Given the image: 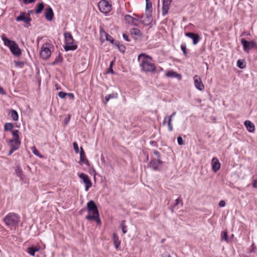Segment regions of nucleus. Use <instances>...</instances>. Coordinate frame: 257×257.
I'll list each match as a JSON object with an SVG mask.
<instances>
[{"label":"nucleus","instance_id":"1","mask_svg":"<svg viewBox=\"0 0 257 257\" xmlns=\"http://www.w3.org/2000/svg\"><path fill=\"white\" fill-rule=\"evenodd\" d=\"M87 209L88 214L86 216L85 218L88 220H94L97 224L100 225L101 220L99 217L97 207L93 200H91L87 203Z\"/></svg>","mask_w":257,"mask_h":257},{"label":"nucleus","instance_id":"2","mask_svg":"<svg viewBox=\"0 0 257 257\" xmlns=\"http://www.w3.org/2000/svg\"><path fill=\"white\" fill-rule=\"evenodd\" d=\"M1 38L4 45L9 48L11 53L14 56L19 57L21 55V50L18 45L15 41L6 38L5 35H2Z\"/></svg>","mask_w":257,"mask_h":257},{"label":"nucleus","instance_id":"3","mask_svg":"<svg viewBox=\"0 0 257 257\" xmlns=\"http://www.w3.org/2000/svg\"><path fill=\"white\" fill-rule=\"evenodd\" d=\"M54 49V46L49 43L44 44L40 52V56L43 60L48 59L51 55V52Z\"/></svg>","mask_w":257,"mask_h":257},{"label":"nucleus","instance_id":"4","mask_svg":"<svg viewBox=\"0 0 257 257\" xmlns=\"http://www.w3.org/2000/svg\"><path fill=\"white\" fill-rule=\"evenodd\" d=\"M20 216L15 213H10L4 218L6 224L9 227L17 225L20 221Z\"/></svg>","mask_w":257,"mask_h":257},{"label":"nucleus","instance_id":"5","mask_svg":"<svg viewBox=\"0 0 257 257\" xmlns=\"http://www.w3.org/2000/svg\"><path fill=\"white\" fill-rule=\"evenodd\" d=\"M66 45L64 48L66 51L75 50L77 48V45L74 42L71 33H64Z\"/></svg>","mask_w":257,"mask_h":257},{"label":"nucleus","instance_id":"6","mask_svg":"<svg viewBox=\"0 0 257 257\" xmlns=\"http://www.w3.org/2000/svg\"><path fill=\"white\" fill-rule=\"evenodd\" d=\"M135 16L139 19V22H138V27L139 28H133L134 32H141V30L140 29L141 27L140 25H144L145 26H149L152 21V18L151 15H147L145 17L142 16L141 17L138 15Z\"/></svg>","mask_w":257,"mask_h":257},{"label":"nucleus","instance_id":"7","mask_svg":"<svg viewBox=\"0 0 257 257\" xmlns=\"http://www.w3.org/2000/svg\"><path fill=\"white\" fill-rule=\"evenodd\" d=\"M140 66L142 69L145 72H155L156 70L155 64L151 62V60H148L147 57L143 59Z\"/></svg>","mask_w":257,"mask_h":257},{"label":"nucleus","instance_id":"8","mask_svg":"<svg viewBox=\"0 0 257 257\" xmlns=\"http://www.w3.org/2000/svg\"><path fill=\"white\" fill-rule=\"evenodd\" d=\"M99 11L103 13L107 14L112 10L111 3L107 0H101L98 4Z\"/></svg>","mask_w":257,"mask_h":257},{"label":"nucleus","instance_id":"9","mask_svg":"<svg viewBox=\"0 0 257 257\" xmlns=\"http://www.w3.org/2000/svg\"><path fill=\"white\" fill-rule=\"evenodd\" d=\"M241 43L243 46L245 52H248L252 48L256 47V44L253 41H248L244 39L241 40Z\"/></svg>","mask_w":257,"mask_h":257},{"label":"nucleus","instance_id":"10","mask_svg":"<svg viewBox=\"0 0 257 257\" xmlns=\"http://www.w3.org/2000/svg\"><path fill=\"white\" fill-rule=\"evenodd\" d=\"M79 177L83 180V183L85 184V191H88L89 188L92 186V183L89 177L87 175L84 173L80 174Z\"/></svg>","mask_w":257,"mask_h":257},{"label":"nucleus","instance_id":"11","mask_svg":"<svg viewBox=\"0 0 257 257\" xmlns=\"http://www.w3.org/2000/svg\"><path fill=\"white\" fill-rule=\"evenodd\" d=\"M163 162L161 160V159H153L151 160L149 163V167L152 168L154 170H159V166L162 165Z\"/></svg>","mask_w":257,"mask_h":257},{"label":"nucleus","instance_id":"12","mask_svg":"<svg viewBox=\"0 0 257 257\" xmlns=\"http://www.w3.org/2000/svg\"><path fill=\"white\" fill-rule=\"evenodd\" d=\"M135 15H134L135 17H131L130 15H126L124 17V20L126 23L133 26H136L138 27L139 19Z\"/></svg>","mask_w":257,"mask_h":257},{"label":"nucleus","instance_id":"13","mask_svg":"<svg viewBox=\"0 0 257 257\" xmlns=\"http://www.w3.org/2000/svg\"><path fill=\"white\" fill-rule=\"evenodd\" d=\"M193 79L194 81V85L196 88L199 90H203L204 88V86L203 84L201 78L199 76L196 75L194 76Z\"/></svg>","mask_w":257,"mask_h":257},{"label":"nucleus","instance_id":"14","mask_svg":"<svg viewBox=\"0 0 257 257\" xmlns=\"http://www.w3.org/2000/svg\"><path fill=\"white\" fill-rule=\"evenodd\" d=\"M172 0H163V6L162 8V15L165 16L168 14L170 9V5Z\"/></svg>","mask_w":257,"mask_h":257},{"label":"nucleus","instance_id":"15","mask_svg":"<svg viewBox=\"0 0 257 257\" xmlns=\"http://www.w3.org/2000/svg\"><path fill=\"white\" fill-rule=\"evenodd\" d=\"M211 166L214 172H216L220 169L221 165L217 158L213 157L212 158Z\"/></svg>","mask_w":257,"mask_h":257},{"label":"nucleus","instance_id":"16","mask_svg":"<svg viewBox=\"0 0 257 257\" xmlns=\"http://www.w3.org/2000/svg\"><path fill=\"white\" fill-rule=\"evenodd\" d=\"M100 40L102 42L104 40L109 41L113 45H114V42L116 41L108 33H100Z\"/></svg>","mask_w":257,"mask_h":257},{"label":"nucleus","instance_id":"17","mask_svg":"<svg viewBox=\"0 0 257 257\" xmlns=\"http://www.w3.org/2000/svg\"><path fill=\"white\" fill-rule=\"evenodd\" d=\"M16 20L17 21H23L26 24H28L31 21V19L29 16H26L25 13H21V15L16 18Z\"/></svg>","mask_w":257,"mask_h":257},{"label":"nucleus","instance_id":"18","mask_svg":"<svg viewBox=\"0 0 257 257\" xmlns=\"http://www.w3.org/2000/svg\"><path fill=\"white\" fill-rule=\"evenodd\" d=\"M186 36L193 40L194 45H196L199 41L200 38L197 33H185Z\"/></svg>","mask_w":257,"mask_h":257},{"label":"nucleus","instance_id":"19","mask_svg":"<svg viewBox=\"0 0 257 257\" xmlns=\"http://www.w3.org/2000/svg\"><path fill=\"white\" fill-rule=\"evenodd\" d=\"M54 16V13L51 7H49L46 9L45 14V17L48 21L52 20Z\"/></svg>","mask_w":257,"mask_h":257},{"label":"nucleus","instance_id":"20","mask_svg":"<svg viewBox=\"0 0 257 257\" xmlns=\"http://www.w3.org/2000/svg\"><path fill=\"white\" fill-rule=\"evenodd\" d=\"M9 143L11 148L17 150L21 145V141L20 140H10Z\"/></svg>","mask_w":257,"mask_h":257},{"label":"nucleus","instance_id":"21","mask_svg":"<svg viewBox=\"0 0 257 257\" xmlns=\"http://www.w3.org/2000/svg\"><path fill=\"white\" fill-rule=\"evenodd\" d=\"M244 124L249 132L252 133L254 131V125L250 120H245Z\"/></svg>","mask_w":257,"mask_h":257},{"label":"nucleus","instance_id":"22","mask_svg":"<svg viewBox=\"0 0 257 257\" xmlns=\"http://www.w3.org/2000/svg\"><path fill=\"white\" fill-rule=\"evenodd\" d=\"M80 161L84 164L89 165L88 161L86 158L84 151L82 147H80Z\"/></svg>","mask_w":257,"mask_h":257},{"label":"nucleus","instance_id":"23","mask_svg":"<svg viewBox=\"0 0 257 257\" xmlns=\"http://www.w3.org/2000/svg\"><path fill=\"white\" fill-rule=\"evenodd\" d=\"M113 240L115 248L117 249L120 245V241L119 239L118 235L115 233L113 234Z\"/></svg>","mask_w":257,"mask_h":257},{"label":"nucleus","instance_id":"24","mask_svg":"<svg viewBox=\"0 0 257 257\" xmlns=\"http://www.w3.org/2000/svg\"><path fill=\"white\" fill-rule=\"evenodd\" d=\"M63 61V57L61 54L59 53L58 55L56 57L55 60L52 63H50V65H55L61 63Z\"/></svg>","mask_w":257,"mask_h":257},{"label":"nucleus","instance_id":"25","mask_svg":"<svg viewBox=\"0 0 257 257\" xmlns=\"http://www.w3.org/2000/svg\"><path fill=\"white\" fill-rule=\"evenodd\" d=\"M166 75L168 77H178L180 79L181 78V76L180 74L173 71H168Z\"/></svg>","mask_w":257,"mask_h":257},{"label":"nucleus","instance_id":"26","mask_svg":"<svg viewBox=\"0 0 257 257\" xmlns=\"http://www.w3.org/2000/svg\"><path fill=\"white\" fill-rule=\"evenodd\" d=\"M113 45L116 46L120 52L123 53L125 52V47L122 44H120L119 42L118 41H116L114 42V44Z\"/></svg>","mask_w":257,"mask_h":257},{"label":"nucleus","instance_id":"27","mask_svg":"<svg viewBox=\"0 0 257 257\" xmlns=\"http://www.w3.org/2000/svg\"><path fill=\"white\" fill-rule=\"evenodd\" d=\"M15 172L17 176L20 178L21 180H24V174L22 170L19 167H17L15 169Z\"/></svg>","mask_w":257,"mask_h":257},{"label":"nucleus","instance_id":"28","mask_svg":"<svg viewBox=\"0 0 257 257\" xmlns=\"http://www.w3.org/2000/svg\"><path fill=\"white\" fill-rule=\"evenodd\" d=\"M9 114L14 121H17L18 119V114L17 112L14 109H11L9 112Z\"/></svg>","mask_w":257,"mask_h":257},{"label":"nucleus","instance_id":"29","mask_svg":"<svg viewBox=\"0 0 257 257\" xmlns=\"http://www.w3.org/2000/svg\"><path fill=\"white\" fill-rule=\"evenodd\" d=\"M28 249L29 253L32 256H34L35 252L39 250V248L37 247H29Z\"/></svg>","mask_w":257,"mask_h":257},{"label":"nucleus","instance_id":"30","mask_svg":"<svg viewBox=\"0 0 257 257\" xmlns=\"http://www.w3.org/2000/svg\"><path fill=\"white\" fill-rule=\"evenodd\" d=\"M36 7H37V8L35 10L36 13L40 14L42 12V11H43V10L44 9V4L43 3H41L39 4H38L36 6Z\"/></svg>","mask_w":257,"mask_h":257},{"label":"nucleus","instance_id":"31","mask_svg":"<svg viewBox=\"0 0 257 257\" xmlns=\"http://www.w3.org/2000/svg\"><path fill=\"white\" fill-rule=\"evenodd\" d=\"M13 138L11 140H20L19 131L18 130H14L12 132Z\"/></svg>","mask_w":257,"mask_h":257},{"label":"nucleus","instance_id":"32","mask_svg":"<svg viewBox=\"0 0 257 257\" xmlns=\"http://www.w3.org/2000/svg\"><path fill=\"white\" fill-rule=\"evenodd\" d=\"M14 127L13 123L8 122L4 125V130L5 131H11Z\"/></svg>","mask_w":257,"mask_h":257},{"label":"nucleus","instance_id":"33","mask_svg":"<svg viewBox=\"0 0 257 257\" xmlns=\"http://www.w3.org/2000/svg\"><path fill=\"white\" fill-rule=\"evenodd\" d=\"M117 94L116 93H112L108 94L105 97V103H107L110 99L115 98L117 97Z\"/></svg>","mask_w":257,"mask_h":257},{"label":"nucleus","instance_id":"34","mask_svg":"<svg viewBox=\"0 0 257 257\" xmlns=\"http://www.w3.org/2000/svg\"><path fill=\"white\" fill-rule=\"evenodd\" d=\"M31 150L35 155L39 156L41 158L42 157V156L40 155L39 151L36 149V148L35 146L31 147Z\"/></svg>","mask_w":257,"mask_h":257},{"label":"nucleus","instance_id":"35","mask_svg":"<svg viewBox=\"0 0 257 257\" xmlns=\"http://www.w3.org/2000/svg\"><path fill=\"white\" fill-rule=\"evenodd\" d=\"M237 65L240 68H244L245 66L244 64V60L239 59L237 62Z\"/></svg>","mask_w":257,"mask_h":257},{"label":"nucleus","instance_id":"36","mask_svg":"<svg viewBox=\"0 0 257 257\" xmlns=\"http://www.w3.org/2000/svg\"><path fill=\"white\" fill-rule=\"evenodd\" d=\"M114 62L112 61L109 64V68L108 69V70L106 71L107 74L111 73V74H114V72L112 69V66Z\"/></svg>","mask_w":257,"mask_h":257},{"label":"nucleus","instance_id":"37","mask_svg":"<svg viewBox=\"0 0 257 257\" xmlns=\"http://www.w3.org/2000/svg\"><path fill=\"white\" fill-rule=\"evenodd\" d=\"M14 63H15V66L16 67H19V68H23V66H24V64H25L24 62H23V61H15L14 62Z\"/></svg>","mask_w":257,"mask_h":257},{"label":"nucleus","instance_id":"38","mask_svg":"<svg viewBox=\"0 0 257 257\" xmlns=\"http://www.w3.org/2000/svg\"><path fill=\"white\" fill-rule=\"evenodd\" d=\"M221 240H225L226 241H228V235L227 232H223L221 233Z\"/></svg>","mask_w":257,"mask_h":257},{"label":"nucleus","instance_id":"39","mask_svg":"<svg viewBox=\"0 0 257 257\" xmlns=\"http://www.w3.org/2000/svg\"><path fill=\"white\" fill-rule=\"evenodd\" d=\"M181 49L182 50L184 55L185 56H187V51L186 44H182L181 45Z\"/></svg>","mask_w":257,"mask_h":257},{"label":"nucleus","instance_id":"40","mask_svg":"<svg viewBox=\"0 0 257 257\" xmlns=\"http://www.w3.org/2000/svg\"><path fill=\"white\" fill-rule=\"evenodd\" d=\"M124 223H125V221L124 220H122L121 222V224H120V226H121V229H122V232L124 234L126 233V232H127V230L125 229L126 228V226H124Z\"/></svg>","mask_w":257,"mask_h":257},{"label":"nucleus","instance_id":"41","mask_svg":"<svg viewBox=\"0 0 257 257\" xmlns=\"http://www.w3.org/2000/svg\"><path fill=\"white\" fill-rule=\"evenodd\" d=\"M73 148H74V150L75 152L76 153H79V148H78V146L76 142H74L73 143Z\"/></svg>","mask_w":257,"mask_h":257},{"label":"nucleus","instance_id":"42","mask_svg":"<svg viewBox=\"0 0 257 257\" xmlns=\"http://www.w3.org/2000/svg\"><path fill=\"white\" fill-rule=\"evenodd\" d=\"M59 96L61 98H64L66 95H67V93L64 92L63 91H60L58 93Z\"/></svg>","mask_w":257,"mask_h":257},{"label":"nucleus","instance_id":"43","mask_svg":"<svg viewBox=\"0 0 257 257\" xmlns=\"http://www.w3.org/2000/svg\"><path fill=\"white\" fill-rule=\"evenodd\" d=\"M178 143L179 145H182L184 144L183 139L181 137H178L177 138Z\"/></svg>","mask_w":257,"mask_h":257},{"label":"nucleus","instance_id":"44","mask_svg":"<svg viewBox=\"0 0 257 257\" xmlns=\"http://www.w3.org/2000/svg\"><path fill=\"white\" fill-rule=\"evenodd\" d=\"M146 9L152 7V3L149 0H146Z\"/></svg>","mask_w":257,"mask_h":257},{"label":"nucleus","instance_id":"45","mask_svg":"<svg viewBox=\"0 0 257 257\" xmlns=\"http://www.w3.org/2000/svg\"><path fill=\"white\" fill-rule=\"evenodd\" d=\"M154 154L155 155L157 158V159H160L161 156L160 153L157 150H155L154 151Z\"/></svg>","mask_w":257,"mask_h":257},{"label":"nucleus","instance_id":"46","mask_svg":"<svg viewBox=\"0 0 257 257\" xmlns=\"http://www.w3.org/2000/svg\"><path fill=\"white\" fill-rule=\"evenodd\" d=\"M219 206L220 207H223L225 206V202L224 200H221L219 202Z\"/></svg>","mask_w":257,"mask_h":257},{"label":"nucleus","instance_id":"47","mask_svg":"<svg viewBox=\"0 0 257 257\" xmlns=\"http://www.w3.org/2000/svg\"><path fill=\"white\" fill-rule=\"evenodd\" d=\"M180 203H181V205H183V202L182 200L180 198H178L176 200V203L175 205H178Z\"/></svg>","mask_w":257,"mask_h":257},{"label":"nucleus","instance_id":"48","mask_svg":"<svg viewBox=\"0 0 257 257\" xmlns=\"http://www.w3.org/2000/svg\"><path fill=\"white\" fill-rule=\"evenodd\" d=\"M35 1V0H23V2L25 4H29V3H32L34 2Z\"/></svg>","mask_w":257,"mask_h":257},{"label":"nucleus","instance_id":"49","mask_svg":"<svg viewBox=\"0 0 257 257\" xmlns=\"http://www.w3.org/2000/svg\"><path fill=\"white\" fill-rule=\"evenodd\" d=\"M168 130L170 132H172L173 131V126L171 123H168Z\"/></svg>","mask_w":257,"mask_h":257},{"label":"nucleus","instance_id":"50","mask_svg":"<svg viewBox=\"0 0 257 257\" xmlns=\"http://www.w3.org/2000/svg\"><path fill=\"white\" fill-rule=\"evenodd\" d=\"M123 38H124V39L125 40H126V41H128L129 42L130 40L128 38V37L126 35L125 33H123Z\"/></svg>","mask_w":257,"mask_h":257},{"label":"nucleus","instance_id":"51","mask_svg":"<svg viewBox=\"0 0 257 257\" xmlns=\"http://www.w3.org/2000/svg\"><path fill=\"white\" fill-rule=\"evenodd\" d=\"M252 186L254 188H257V180H253L252 183Z\"/></svg>","mask_w":257,"mask_h":257},{"label":"nucleus","instance_id":"52","mask_svg":"<svg viewBox=\"0 0 257 257\" xmlns=\"http://www.w3.org/2000/svg\"><path fill=\"white\" fill-rule=\"evenodd\" d=\"M0 94H5V92L3 87L0 86Z\"/></svg>","mask_w":257,"mask_h":257},{"label":"nucleus","instance_id":"53","mask_svg":"<svg viewBox=\"0 0 257 257\" xmlns=\"http://www.w3.org/2000/svg\"><path fill=\"white\" fill-rule=\"evenodd\" d=\"M67 95L69 96L70 99H73L74 98V94L73 93H67Z\"/></svg>","mask_w":257,"mask_h":257},{"label":"nucleus","instance_id":"54","mask_svg":"<svg viewBox=\"0 0 257 257\" xmlns=\"http://www.w3.org/2000/svg\"><path fill=\"white\" fill-rule=\"evenodd\" d=\"M16 150H14V149H13V148L11 147V149H10V151L9 152V155H11Z\"/></svg>","mask_w":257,"mask_h":257},{"label":"nucleus","instance_id":"55","mask_svg":"<svg viewBox=\"0 0 257 257\" xmlns=\"http://www.w3.org/2000/svg\"><path fill=\"white\" fill-rule=\"evenodd\" d=\"M172 120V118L171 116H169L168 120V123H171Z\"/></svg>","mask_w":257,"mask_h":257},{"label":"nucleus","instance_id":"56","mask_svg":"<svg viewBox=\"0 0 257 257\" xmlns=\"http://www.w3.org/2000/svg\"><path fill=\"white\" fill-rule=\"evenodd\" d=\"M166 119H167V117H165L164 118V120H163V122H162V124H163V125H165V124H166Z\"/></svg>","mask_w":257,"mask_h":257},{"label":"nucleus","instance_id":"57","mask_svg":"<svg viewBox=\"0 0 257 257\" xmlns=\"http://www.w3.org/2000/svg\"><path fill=\"white\" fill-rule=\"evenodd\" d=\"M176 114V112H174L172 113V114L171 115H170V116H171L172 118H173V117H174Z\"/></svg>","mask_w":257,"mask_h":257},{"label":"nucleus","instance_id":"58","mask_svg":"<svg viewBox=\"0 0 257 257\" xmlns=\"http://www.w3.org/2000/svg\"><path fill=\"white\" fill-rule=\"evenodd\" d=\"M145 55L144 54H141L139 56V59H140L142 57H144Z\"/></svg>","mask_w":257,"mask_h":257},{"label":"nucleus","instance_id":"59","mask_svg":"<svg viewBox=\"0 0 257 257\" xmlns=\"http://www.w3.org/2000/svg\"><path fill=\"white\" fill-rule=\"evenodd\" d=\"M132 34L133 35V33H132ZM134 34L135 35H136V36H138V35H140V34H141V33H134Z\"/></svg>","mask_w":257,"mask_h":257},{"label":"nucleus","instance_id":"60","mask_svg":"<svg viewBox=\"0 0 257 257\" xmlns=\"http://www.w3.org/2000/svg\"><path fill=\"white\" fill-rule=\"evenodd\" d=\"M100 32L103 33V32H104V31H103V30H101V31H100Z\"/></svg>","mask_w":257,"mask_h":257},{"label":"nucleus","instance_id":"61","mask_svg":"<svg viewBox=\"0 0 257 257\" xmlns=\"http://www.w3.org/2000/svg\"><path fill=\"white\" fill-rule=\"evenodd\" d=\"M164 240H165V239H162V242H163L164 241Z\"/></svg>","mask_w":257,"mask_h":257}]
</instances>
